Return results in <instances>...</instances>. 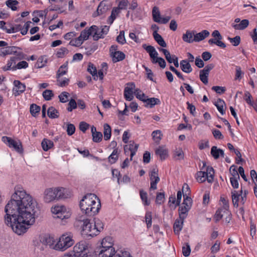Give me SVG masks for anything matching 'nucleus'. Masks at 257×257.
<instances>
[{
  "mask_svg": "<svg viewBox=\"0 0 257 257\" xmlns=\"http://www.w3.org/2000/svg\"><path fill=\"white\" fill-rule=\"evenodd\" d=\"M42 95L46 100H50L54 96V94L52 90L46 89L43 92Z\"/></svg>",
  "mask_w": 257,
  "mask_h": 257,
  "instance_id": "52",
  "label": "nucleus"
},
{
  "mask_svg": "<svg viewBox=\"0 0 257 257\" xmlns=\"http://www.w3.org/2000/svg\"><path fill=\"white\" fill-rule=\"evenodd\" d=\"M52 212L56 215V217L63 220L68 219L70 216V213L67 211L64 205H56L51 208Z\"/></svg>",
  "mask_w": 257,
  "mask_h": 257,
  "instance_id": "8",
  "label": "nucleus"
},
{
  "mask_svg": "<svg viewBox=\"0 0 257 257\" xmlns=\"http://www.w3.org/2000/svg\"><path fill=\"white\" fill-rule=\"evenodd\" d=\"M135 88V85L134 83H128L127 84V86L125 87L124 90V96L126 100L131 101L133 99Z\"/></svg>",
  "mask_w": 257,
  "mask_h": 257,
  "instance_id": "15",
  "label": "nucleus"
},
{
  "mask_svg": "<svg viewBox=\"0 0 257 257\" xmlns=\"http://www.w3.org/2000/svg\"><path fill=\"white\" fill-rule=\"evenodd\" d=\"M68 72V62H66L63 65L61 66L58 69L57 74L56 78L62 77L63 76L65 75Z\"/></svg>",
  "mask_w": 257,
  "mask_h": 257,
  "instance_id": "29",
  "label": "nucleus"
},
{
  "mask_svg": "<svg viewBox=\"0 0 257 257\" xmlns=\"http://www.w3.org/2000/svg\"><path fill=\"white\" fill-rule=\"evenodd\" d=\"M17 49L20 48L15 46L6 47L5 48L0 49V56L5 57L8 55L15 54L17 53Z\"/></svg>",
  "mask_w": 257,
  "mask_h": 257,
  "instance_id": "20",
  "label": "nucleus"
},
{
  "mask_svg": "<svg viewBox=\"0 0 257 257\" xmlns=\"http://www.w3.org/2000/svg\"><path fill=\"white\" fill-rule=\"evenodd\" d=\"M69 79L67 78L60 77L57 78V82L58 86L60 87H65L68 85L69 82Z\"/></svg>",
  "mask_w": 257,
  "mask_h": 257,
  "instance_id": "50",
  "label": "nucleus"
},
{
  "mask_svg": "<svg viewBox=\"0 0 257 257\" xmlns=\"http://www.w3.org/2000/svg\"><path fill=\"white\" fill-rule=\"evenodd\" d=\"M168 205L171 210H175L177 207V200L175 195H172L169 197Z\"/></svg>",
  "mask_w": 257,
  "mask_h": 257,
  "instance_id": "49",
  "label": "nucleus"
},
{
  "mask_svg": "<svg viewBox=\"0 0 257 257\" xmlns=\"http://www.w3.org/2000/svg\"><path fill=\"white\" fill-rule=\"evenodd\" d=\"M159 50L163 53L164 55L165 56V58L167 61L172 63H173L174 65L177 67V59L176 58L175 56H171L170 52L165 49L160 48Z\"/></svg>",
  "mask_w": 257,
  "mask_h": 257,
  "instance_id": "25",
  "label": "nucleus"
},
{
  "mask_svg": "<svg viewBox=\"0 0 257 257\" xmlns=\"http://www.w3.org/2000/svg\"><path fill=\"white\" fill-rule=\"evenodd\" d=\"M229 172L231 175V177H230V178H239L238 171H237L236 167L235 166L232 165L230 167Z\"/></svg>",
  "mask_w": 257,
  "mask_h": 257,
  "instance_id": "57",
  "label": "nucleus"
},
{
  "mask_svg": "<svg viewBox=\"0 0 257 257\" xmlns=\"http://www.w3.org/2000/svg\"><path fill=\"white\" fill-rule=\"evenodd\" d=\"M243 74L244 73L241 71V68L239 66H236L235 67V75L234 79L240 80Z\"/></svg>",
  "mask_w": 257,
  "mask_h": 257,
  "instance_id": "59",
  "label": "nucleus"
},
{
  "mask_svg": "<svg viewBox=\"0 0 257 257\" xmlns=\"http://www.w3.org/2000/svg\"><path fill=\"white\" fill-rule=\"evenodd\" d=\"M191 252V248L188 243H185L182 246V253L184 256H188Z\"/></svg>",
  "mask_w": 257,
  "mask_h": 257,
  "instance_id": "60",
  "label": "nucleus"
},
{
  "mask_svg": "<svg viewBox=\"0 0 257 257\" xmlns=\"http://www.w3.org/2000/svg\"><path fill=\"white\" fill-rule=\"evenodd\" d=\"M150 177L151 180L150 190H156L157 189V184L160 181V178L158 175V170L156 168L152 169L151 171Z\"/></svg>",
  "mask_w": 257,
  "mask_h": 257,
  "instance_id": "14",
  "label": "nucleus"
},
{
  "mask_svg": "<svg viewBox=\"0 0 257 257\" xmlns=\"http://www.w3.org/2000/svg\"><path fill=\"white\" fill-rule=\"evenodd\" d=\"M89 252L87 243L84 241H81L75 245L71 252L75 254V255H77V257H79L84 253H87Z\"/></svg>",
  "mask_w": 257,
  "mask_h": 257,
  "instance_id": "9",
  "label": "nucleus"
},
{
  "mask_svg": "<svg viewBox=\"0 0 257 257\" xmlns=\"http://www.w3.org/2000/svg\"><path fill=\"white\" fill-rule=\"evenodd\" d=\"M95 30L93 29L92 32V35L93 36V40L95 41L98 40L99 38L103 37V34L100 33V31H99L98 29V27L95 26Z\"/></svg>",
  "mask_w": 257,
  "mask_h": 257,
  "instance_id": "46",
  "label": "nucleus"
},
{
  "mask_svg": "<svg viewBox=\"0 0 257 257\" xmlns=\"http://www.w3.org/2000/svg\"><path fill=\"white\" fill-rule=\"evenodd\" d=\"M93 224V227L95 228V230L97 231L98 234L103 229L104 224L101 220L97 218L94 219Z\"/></svg>",
  "mask_w": 257,
  "mask_h": 257,
  "instance_id": "38",
  "label": "nucleus"
},
{
  "mask_svg": "<svg viewBox=\"0 0 257 257\" xmlns=\"http://www.w3.org/2000/svg\"><path fill=\"white\" fill-rule=\"evenodd\" d=\"M209 32L207 30H204L198 33H194V42H199L209 36Z\"/></svg>",
  "mask_w": 257,
  "mask_h": 257,
  "instance_id": "23",
  "label": "nucleus"
},
{
  "mask_svg": "<svg viewBox=\"0 0 257 257\" xmlns=\"http://www.w3.org/2000/svg\"><path fill=\"white\" fill-rule=\"evenodd\" d=\"M114 257H132L130 252L126 251H116Z\"/></svg>",
  "mask_w": 257,
  "mask_h": 257,
  "instance_id": "64",
  "label": "nucleus"
},
{
  "mask_svg": "<svg viewBox=\"0 0 257 257\" xmlns=\"http://www.w3.org/2000/svg\"><path fill=\"white\" fill-rule=\"evenodd\" d=\"M119 9L114 8L112 9L111 11V14L109 18V21L110 22V24H112L114 20L115 19L116 16L119 14Z\"/></svg>",
  "mask_w": 257,
  "mask_h": 257,
  "instance_id": "55",
  "label": "nucleus"
},
{
  "mask_svg": "<svg viewBox=\"0 0 257 257\" xmlns=\"http://www.w3.org/2000/svg\"><path fill=\"white\" fill-rule=\"evenodd\" d=\"M225 205L223 206L220 208L218 209L214 215V219L216 222L220 220L222 217L225 216L226 212L229 209V205L227 201H225Z\"/></svg>",
  "mask_w": 257,
  "mask_h": 257,
  "instance_id": "16",
  "label": "nucleus"
},
{
  "mask_svg": "<svg viewBox=\"0 0 257 257\" xmlns=\"http://www.w3.org/2000/svg\"><path fill=\"white\" fill-rule=\"evenodd\" d=\"M110 56L113 62L123 60L125 58V54L121 51H118V46L112 45L109 49Z\"/></svg>",
  "mask_w": 257,
  "mask_h": 257,
  "instance_id": "11",
  "label": "nucleus"
},
{
  "mask_svg": "<svg viewBox=\"0 0 257 257\" xmlns=\"http://www.w3.org/2000/svg\"><path fill=\"white\" fill-rule=\"evenodd\" d=\"M214 105L216 106L218 110L222 115L225 113L224 107L225 106V103L223 100L218 99L215 102Z\"/></svg>",
  "mask_w": 257,
  "mask_h": 257,
  "instance_id": "37",
  "label": "nucleus"
},
{
  "mask_svg": "<svg viewBox=\"0 0 257 257\" xmlns=\"http://www.w3.org/2000/svg\"><path fill=\"white\" fill-rule=\"evenodd\" d=\"M134 94L137 98L142 101L145 102L147 98V96L139 89H137L134 91Z\"/></svg>",
  "mask_w": 257,
  "mask_h": 257,
  "instance_id": "47",
  "label": "nucleus"
},
{
  "mask_svg": "<svg viewBox=\"0 0 257 257\" xmlns=\"http://www.w3.org/2000/svg\"><path fill=\"white\" fill-rule=\"evenodd\" d=\"M70 191L65 188L58 187L48 188L43 193V200L45 203H50L55 200L69 198L71 196Z\"/></svg>",
  "mask_w": 257,
  "mask_h": 257,
  "instance_id": "4",
  "label": "nucleus"
},
{
  "mask_svg": "<svg viewBox=\"0 0 257 257\" xmlns=\"http://www.w3.org/2000/svg\"><path fill=\"white\" fill-rule=\"evenodd\" d=\"M183 40L188 43H192L194 42V32L191 31H187L186 33L184 34L182 36Z\"/></svg>",
  "mask_w": 257,
  "mask_h": 257,
  "instance_id": "27",
  "label": "nucleus"
},
{
  "mask_svg": "<svg viewBox=\"0 0 257 257\" xmlns=\"http://www.w3.org/2000/svg\"><path fill=\"white\" fill-rule=\"evenodd\" d=\"M15 56L11 57L10 60L13 64V65H16V63L17 61L23 59L25 58L24 54L21 52L17 51L16 54H14Z\"/></svg>",
  "mask_w": 257,
  "mask_h": 257,
  "instance_id": "40",
  "label": "nucleus"
},
{
  "mask_svg": "<svg viewBox=\"0 0 257 257\" xmlns=\"http://www.w3.org/2000/svg\"><path fill=\"white\" fill-rule=\"evenodd\" d=\"M153 35L155 40L157 43L162 47H166L167 44L162 38V37L156 32H154Z\"/></svg>",
  "mask_w": 257,
  "mask_h": 257,
  "instance_id": "34",
  "label": "nucleus"
},
{
  "mask_svg": "<svg viewBox=\"0 0 257 257\" xmlns=\"http://www.w3.org/2000/svg\"><path fill=\"white\" fill-rule=\"evenodd\" d=\"M115 252L114 249L111 250L108 248H100L98 257H114Z\"/></svg>",
  "mask_w": 257,
  "mask_h": 257,
  "instance_id": "24",
  "label": "nucleus"
},
{
  "mask_svg": "<svg viewBox=\"0 0 257 257\" xmlns=\"http://www.w3.org/2000/svg\"><path fill=\"white\" fill-rule=\"evenodd\" d=\"M75 224L81 228V233L84 237H93L97 235V231L95 230L93 222L84 216H81L77 218Z\"/></svg>",
  "mask_w": 257,
  "mask_h": 257,
  "instance_id": "5",
  "label": "nucleus"
},
{
  "mask_svg": "<svg viewBox=\"0 0 257 257\" xmlns=\"http://www.w3.org/2000/svg\"><path fill=\"white\" fill-rule=\"evenodd\" d=\"M19 2L17 0H8L6 2V6L14 11L17 10V6Z\"/></svg>",
  "mask_w": 257,
  "mask_h": 257,
  "instance_id": "43",
  "label": "nucleus"
},
{
  "mask_svg": "<svg viewBox=\"0 0 257 257\" xmlns=\"http://www.w3.org/2000/svg\"><path fill=\"white\" fill-rule=\"evenodd\" d=\"M95 26H92L89 28H85L83 31H82L80 33V37H83V39L86 40L89 38V36L92 34L91 31H93V29L95 30Z\"/></svg>",
  "mask_w": 257,
  "mask_h": 257,
  "instance_id": "35",
  "label": "nucleus"
},
{
  "mask_svg": "<svg viewBox=\"0 0 257 257\" xmlns=\"http://www.w3.org/2000/svg\"><path fill=\"white\" fill-rule=\"evenodd\" d=\"M3 141L7 144L10 148H13L17 152L19 153L23 152V148L22 143L20 140L15 141L10 137H3Z\"/></svg>",
  "mask_w": 257,
  "mask_h": 257,
  "instance_id": "10",
  "label": "nucleus"
},
{
  "mask_svg": "<svg viewBox=\"0 0 257 257\" xmlns=\"http://www.w3.org/2000/svg\"><path fill=\"white\" fill-rule=\"evenodd\" d=\"M152 63L154 64L158 63L159 66L162 68H164L166 67V62L165 60L161 57H158L156 59L153 61Z\"/></svg>",
  "mask_w": 257,
  "mask_h": 257,
  "instance_id": "63",
  "label": "nucleus"
},
{
  "mask_svg": "<svg viewBox=\"0 0 257 257\" xmlns=\"http://www.w3.org/2000/svg\"><path fill=\"white\" fill-rule=\"evenodd\" d=\"M75 127L73 124L68 123L67 124L66 132L68 136H71L74 134Z\"/></svg>",
  "mask_w": 257,
  "mask_h": 257,
  "instance_id": "62",
  "label": "nucleus"
},
{
  "mask_svg": "<svg viewBox=\"0 0 257 257\" xmlns=\"http://www.w3.org/2000/svg\"><path fill=\"white\" fill-rule=\"evenodd\" d=\"M211 35L213 38L209 39L208 42L210 45L214 44L222 48L226 47L225 43L221 41L222 37L218 30H214Z\"/></svg>",
  "mask_w": 257,
  "mask_h": 257,
  "instance_id": "12",
  "label": "nucleus"
},
{
  "mask_svg": "<svg viewBox=\"0 0 257 257\" xmlns=\"http://www.w3.org/2000/svg\"><path fill=\"white\" fill-rule=\"evenodd\" d=\"M180 64V67L183 72L189 73L192 71L191 65L187 60H184L181 61Z\"/></svg>",
  "mask_w": 257,
  "mask_h": 257,
  "instance_id": "30",
  "label": "nucleus"
},
{
  "mask_svg": "<svg viewBox=\"0 0 257 257\" xmlns=\"http://www.w3.org/2000/svg\"><path fill=\"white\" fill-rule=\"evenodd\" d=\"M119 152L117 149H114L108 157V160L111 164L114 163L118 159Z\"/></svg>",
  "mask_w": 257,
  "mask_h": 257,
  "instance_id": "45",
  "label": "nucleus"
},
{
  "mask_svg": "<svg viewBox=\"0 0 257 257\" xmlns=\"http://www.w3.org/2000/svg\"><path fill=\"white\" fill-rule=\"evenodd\" d=\"M69 94L68 92L63 91L59 95V100L62 103H65L68 101Z\"/></svg>",
  "mask_w": 257,
  "mask_h": 257,
  "instance_id": "56",
  "label": "nucleus"
},
{
  "mask_svg": "<svg viewBox=\"0 0 257 257\" xmlns=\"http://www.w3.org/2000/svg\"><path fill=\"white\" fill-rule=\"evenodd\" d=\"M165 200V194L164 192L157 193L156 203L158 204H161Z\"/></svg>",
  "mask_w": 257,
  "mask_h": 257,
  "instance_id": "61",
  "label": "nucleus"
},
{
  "mask_svg": "<svg viewBox=\"0 0 257 257\" xmlns=\"http://www.w3.org/2000/svg\"><path fill=\"white\" fill-rule=\"evenodd\" d=\"M211 154L214 159H217L220 156H224V152L222 150L218 149L216 146H213L211 150Z\"/></svg>",
  "mask_w": 257,
  "mask_h": 257,
  "instance_id": "31",
  "label": "nucleus"
},
{
  "mask_svg": "<svg viewBox=\"0 0 257 257\" xmlns=\"http://www.w3.org/2000/svg\"><path fill=\"white\" fill-rule=\"evenodd\" d=\"M36 208V202L30 194L23 188H15L5 207V223L16 233L21 235L35 223Z\"/></svg>",
  "mask_w": 257,
  "mask_h": 257,
  "instance_id": "1",
  "label": "nucleus"
},
{
  "mask_svg": "<svg viewBox=\"0 0 257 257\" xmlns=\"http://www.w3.org/2000/svg\"><path fill=\"white\" fill-rule=\"evenodd\" d=\"M145 102H146L148 105H149L150 107L152 108L156 104H160V100H159V99L157 98L153 97L148 98L147 97Z\"/></svg>",
  "mask_w": 257,
  "mask_h": 257,
  "instance_id": "44",
  "label": "nucleus"
},
{
  "mask_svg": "<svg viewBox=\"0 0 257 257\" xmlns=\"http://www.w3.org/2000/svg\"><path fill=\"white\" fill-rule=\"evenodd\" d=\"M242 193V190H240L239 192H237L235 190L231 191L232 201L233 206L235 207H237L238 206V202L240 200V195H241Z\"/></svg>",
  "mask_w": 257,
  "mask_h": 257,
  "instance_id": "26",
  "label": "nucleus"
},
{
  "mask_svg": "<svg viewBox=\"0 0 257 257\" xmlns=\"http://www.w3.org/2000/svg\"><path fill=\"white\" fill-rule=\"evenodd\" d=\"M152 15L153 20L155 22H157L158 21H159V19L161 18V17L159 9L157 7H155L153 8Z\"/></svg>",
  "mask_w": 257,
  "mask_h": 257,
  "instance_id": "53",
  "label": "nucleus"
},
{
  "mask_svg": "<svg viewBox=\"0 0 257 257\" xmlns=\"http://www.w3.org/2000/svg\"><path fill=\"white\" fill-rule=\"evenodd\" d=\"M124 31H121L119 32V35L116 37V41L117 43L123 45L126 43V40L124 36Z\"/></svg>",
  "mask_w": 257,
  "mask_h": 257,
  "instance_id": "51",
  "label": "nucleus"
},
{
  "mask_svg": "<svg viewBox=\"0 0 257 257\" xmlns=\"http://www.w3.org/2000/svg\"><path fill=\"white\" fill-rule=\"evenodd\" d=\"M104 139L106 141L110 139L111 135V129L110 126L107 123L103 125Z\"/></svg>",
  "mask_w": 257,
  "mask_h": 257,
  "instance_id": "39",
  "label": "nucleus"
},
{
  "mask_svg": "<svg viewBox=\"0 0 257 257\" xmlns=\"http://www.w3.org/2000/svg\"><path fill=\"white\" fill-rule=\"evenodd\" d=\"M155 154L159 156L160 159L162 161L166 159L168 156V150L165 145L159 146L155 150Z\"/></svg>",
  "mask_w": 257,
  "mask_h": 257,
  "instance_id": "17",
  "label": "nucleus"
},
{
  "mask_svg": "<svg viewBox=\"0 0 257 257\" xmlns=\"http://www.w3.org/2000/svg\"><path fill=\"white\" fill-rule=\"evenodd\" d=\"M47 114L50 118H56L59 116V112L54 107L51 106L47 110Z\"/></svg>",
  "mask_w": 257,
  "mask_h": 257,
  "instance_id": "42",
  "label": "nucleus"
},
{
  "mask_svg": "<svg viewBox=\"0 0 257 257\" xmlns=\"http://www.w3.org/2000/svg\"><path fill=\"white\" fill-rule=\"evenodd\" d=\"M214 67V64H209L204 68L203 69L200 71L199 77L200 80L205 84H207L208 82V77L209 76V72Z\"/></svg>",
  "mask_w": 257,
  "mask_h": 257,
  "instance_id": "13",
  "label": "nucleus"
},
{
  "mask_svg": "<svg viewBox=\"0 0 257 257\" xmlns=\"http://www.w3.org/2000/svg\"><path fill=\"white\" fill-rule=\"evenodd\" d=\"M74 244V240L70 236L67 234L62 235L57 241L54 249L57 250L64 251Z\"/></svg>",
  "mask_w": 257,
  "mask_h": 257,
  "instance_id": "6",
  "label": "nucleus"
},
{
  "mask_svg": "<svg viewBox=\"0 0 257 257\" xmlns=\"http://www.w3.org/2000/svg\"><path fill=\"white\" fill-rule=\"evenodd\" d=\"M40 109V107L35 104H32L30 106V112L34 116H35L37 113H39Z\"/></svg>",
  "mask_w": 257,
  "mask_h": 257,
  "instance_id": "58",
  "label": "nucleus"
},
{
  "mask_svg": "<svg viewBox=\"0 0 257 257\" xmlns=\"http://www.w3.org/2000/svg\"><path fill=\"white\" fill-rule=\"evenodd\" d=\"M41 146L44 151H47L53 148L54 146L53 142L47 139H44L41 142Z\"/></svg>",
  "mask_w": 257,
  "mask_h": 257,
  "instance_id": "33",
  "label": "nucleus"
},
{
  "mask_svg": "<svg viewBox=\"0 0 257 257\" xmlns=\"http://www.w3.org/2000/svg\"><path fill=\"white\" fill-rule=\"evenodd\" d=\"M248 25V20L244 19L241 21L239 24H233L232 27L235 30H242L247 28Z\"/></svg>",
  "mask_w": 257,
  "mask_h": 257,
  "instance_id": "32",
  "label": "nucleus"
},
{
  "mask_svg": "<svg viewBox=\"0 0 257 257\" xmlns=\"http://www.w3.org/2000/svg\"><path fill=\"white\" fill-rule=\"evenodd\" d=\"M28 67V63L25 61L19 62L17 64L13 66V70L21 69L22 68H26Z\"/></svg>",
  "mask_w": 257,
  "mask_h": 257,
  "instance_id": "54",
  "label": "nucleus"
},
{
  "mask_svg": "<svg viewBox=\"0 0 257 257\" xmlns=\"http://www.w3.org/2000/svg\"><path fill=\"white\" fill-rule=\"evenodd\" d=\"M139 145L135 143L134 142H130L128 145L125 146L124 148L125 153H128V151L131 152V160H132L133 156L136 154L138 150Z\"/></svg>",
  "mask_w": 257,
  "mask_h": 257,
  "instance_id": "19",
  "label": "nucleus"
},
{
  "mask_svg": "<svg viewBox=\"0 0 257 257\" xmlns=\"http://www.w3.org/2000/svg\"><path fill=\"white\" fill-rule=\"evenodd\" d=\"M106 1H103L99 4L97 9L98 15L105 13L109 9V6L106 5Z\"/></svg>",
  "mask_w": 257,
  "mask_h": 257,
  "instance_id": "36",
  "label": "nucleus"
},
{
  "mask_svg": "<svg viewBox=\"0 0 257 257\" xmlns=\"http://www.w3.org/2000/svg\"><path fill=\"white\" fill-rule=\"evenodd\" d=\"M152 137L155 143L159 145L163 137V134L161 131L156 130L152 133Z\"/></svg>",
  "mask_w": 257,
  "mask_h": 257,
  "instance_id": "28",
  "label": "nucleus"
},
{
  "mask_svg": "<svg viewBox=\"0 0 257 257\" xmlns=\"http://www.w3.org/2000/svg\"><path fill=\"white\" fill-rule=\"evenodd\" d=\"M100 206V200L94 194H86L80 202L81 210L89 216L94 215L97 213Z\"/></svg>",
  "mask_w": 257,
  "mask_h": 257,
  "instance_id": "3",
  "label": "nucleus"
},
{
  "mask_svg": "<svg viewBox=\"0 0 257 257\" xmlns=\"http://www.w3.org/2000/svg\"><path fill=\"white\" fill-rule=\"evenodd\" d=\"M15 87L13 88V94L15 96H18L24 92L26 89V86L19 80L14 81Z\"/></svg>",
  "mask_w": 257,
  "mask_h": 257,
  "instance_id": "18",
  "label": "nucleus"
},
{
  "mask_svg": "<svg viewBox=\"0 0 257 257\" xmlns=\"http://www.w3.org/2000/svg\"><path fill=\"white\" fill-rule=\"evenodd\" d=\"M214 169L211 167H207L206 171H200L196 174V178L197 182L203 183L206 180L209 183H211L213 180Z\"/></svg>",
  "mask_w": 257,
  "mask_h": 257,
  "instance_id": "7",
  "label": "nucleus"
},
{
  "mask_svg": "<svg viewBox=\"0 0 257 257\" xmlns=\"http://www.w3.org/2000/svg\"><path fill=\"white\" fill-rule=\"evenodd\" d=\"M190 192V188L187 184H183L182 191H178V206L181 202L182 195L184 197L183 202L179 207V217L181 221H178V231L182 229L183 221L186 218L188 212L192 206V199L189 197Z\"/></svg>",
  "mask_w": 257,
  "mask_h": 257,
  "instance_id": "2",
  "label": "nucleus"
},
{
  "mask_svg": "<svg viewBox=\"0 0 257 257\" xmlns=\"http://www.w3.org/2000/svg\"><path fill=\"white\" fill-rule=\"evenodd\" d=\"M101 247L102 248H108L111 250H113V240L111 237L107 236L103 238L102 240Z\"/></svg>",
  "mask_w": 257,
  "mask_h": 257,
  "instance_id": "22",
  "label": "nucleus"
},
{
  "mask_svg": "<svg viewBox=\"0 0 257 257\" xmlns=\"http://www.w3.org/2000/svg\"><path fill=\"white\" fill-rule=\"evenodd\" d=\"M45 243L47 245H49L51 248L54 249L53 247H54L56 242L55 238L53 236H46L45 237Z\"/></svg>",
  "mask_w": 257,
  "mask_h": 257,
  "instance_id": "48",
  "label": "nucleus"
},
{
  "mask_svg": "<svg viewBox=\"0 0 257 257\" xmlns=\"http://www.w3.org/2000/svg\"><path fill=\"white\" fill-rule=\"evenodd\" d=\"M87 71L90 73L94 80H97L98 75L97 74L96 68L91 63H89L87 68Z\"/></svg>",
  "mask_w": 257,
  "mask_h": 257,
  "instance_id": "41",
  "label": "nucleus"
},
{
  "mask_svg": "<svg viewBox=\"0 0 257 257\" xmlns=\"http://www.w3.org/2000/svg\"><path fill=\"white\" fill-rule=\"evenodd\" d=\"M142 47L149 54L152 62L158 57V53L153 46L143 44Z\"/></svg>",
  "mask_w": 257,
  "mask_h": 257,
  "instance_id": "21",
  "label": "nucleus"
}]
</instances>
